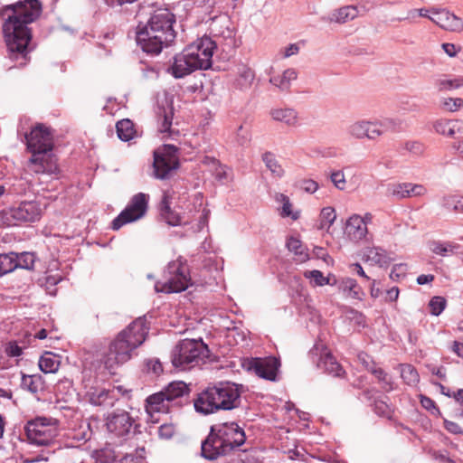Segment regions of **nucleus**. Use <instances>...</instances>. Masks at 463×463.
<instances>
[{
    "instance_id": "nucleus-43",
    "label": "nucleus",
    "mask_w": 463,
    "mask_h": 463,
    "mask_svg": "<svg viewBox=\"0 0 463 463\" xmlns=\"http://www.w3.org/2000/svg\"><path fill=\"white\" fill-rule=\"evenodd\" d=\"M439 91H445L458 89L463 86V77L454 79L441 78L435 82Z\"/></svg>"
},
{
    "instance_id": "nucleus-23",
    "label": "nucleus",
    "mask_w": 463,
    "mask_h": 463,
    "mask_svg": "<svg viewBox=\"0 0 463 463\" xmlns=\"http://www.w3.org/2000/svg\"><path fill=\"white\" fill-rule=\"evenodd\" d=\"M347 134L356 139H375L379 130L375 129L373 121L361 119L351 123L347 127Z\"/></svg>"
},
{
    "instance_id": "nucleus-1",
    "label": "nucleus",
    "mask_w": 463,
    "mask_h": 463,
    "mask_svg": "<svg viewBox=\"0 0 463 463\" xmlns=\"http://www.w3.org/2000/svg\"><path fill=\"white\" fill-rule=\"evenodd\" d=\"M41 13L42 5L38 0L19 1L0 10V17L5 20L3 33L9 58L16 61L17 66H24L27 62V55L33 49L30 46L32 33L28 24L34 22Z\"/></svg>"
},
{
    "instance_id": "nucleus-9",
    "label": "nucleus",
    "mask_w": 463,
    "mask_h": 463,
    "mask_svg": "<svg viewBox=\"0 0 463 463\" xmlns=\"http://www.w3.org/2000/svg\"><path fill=\"white\" fill-rule=\"evenodd\" d=\"M208 347L201 340L184 339L172 352V364L180 370H186L208 356Z\"/></svg>"
},
{
    "instance_id": "nucleus-64",
    "label": "nucleus",
    "mask_w": 463,
    "mask_h": 463,
    "mask_svg": "<svg viewBox=\"0 0 463 463\" xmlns=\"http://www.w3.org/2000/svg\"><path fill=\"white\" fill-rule=\"evenodd\" d=\"M452 149L458 157L463 158V139L456 140L452 144Z\"/></svg>"
},
{
    "instance_id": "nucleus-18",
    "label": "nucleus",
    "mask_w": 463,
    "mask_h": 463,
    "mask_svg": "<svg viewBox=\"0 0 463 463\" xmlns=\"http://www.w3.org/2000/svg\"><path fill=\"white\" fill-rule=\"evenodd\" d=\"M170 194L164 193L161 202V216L171 226L185 225L189 223L193 218V211L175 212L170 208Z\"/></svg>"
},
{
    "instance_id": "nucleus-51",
    "label": "nucleus",
    "mask_w": 463,
    "mask_h": 463,
    "mask_svg": "<svg viewBox=\"0 0 463 463\" xmlns=\"http://www.w3.org/2000/svg\"><path fill=\"white\" fill-rule=\"evenodd\" d=\"M330 181L334 184V186L340 190L344 191L346 188V179L343 170H334L330 174Z\"/></svg>"
},
{
    "instance_id": "nucleus-30",
    "label": "nucleus",
    "mask_w": 463,
    "mask_h": 463,
    "mask_svg": "<svg viewBox=\"0 0 463 463\" xmlns=\"http://www.w3.org/2000/svg\"><path fill=\"white\" fill-rule=\"evenodd\" d=\"M254 77L253 71L242 65L238 69V74L233 81V85L239 90H247L251 86Z\"/></svg>"
},
{
    "instance_id": "nucleus-2",
    "label": "nucleus",
    "mask_w": 463,
    "mask_h": 463,
    "mask_svg": "<svg viewBox=\"0 0 463 463\" xmlns=\"http://www.w3.org/2000/svg\"><path fill=\"white\" fill-rule=\"evenodd\" d=\"M148 329L146 319L139 317L118 333L102 358L106 369L113 373L118 366L129 361L135 350L145 342Z\"/></svg>"
},
{
    "instance_id": "nucleus-61",
    "label": "nucleus",
    "mask_w": 463,
    "mask_h": 463,
    "mask_svg": "<svg viewBox=\"0 0 463 463\" xmlns=\"http://www.w3.org/2000/svg\"><path fill=\"white\" fill-rule=\"evenodd\" d=\"M118 463H145V458L142 455H126L119 459Z\"/></svg>"
},
{
    "instance_id": "nucleus-56",
    "label": "nucleus",
    "mask_w": 463,
    "mask_h": 463,
    "mask_svg": "<svg viewBox=\"0 0 463 463\" xmlns=\"http://www.w3.org/2000/svg\"><path fill=\"white\" fill-rule=\"evenodd\" d=\"M159 118H162L161 127L159 128L160 132L165 133L168 132L170 129V127L172 125V111L171 109L169 112H166L164 110L163 114H159Z\"/></svg>"
},
{
    "instance_id": "nucleus-39",
    "label": "nucleus",
    "mask_w": 463,
    "mask_h": 463,
    "mask_svg": "<svg viewBox=\"0 0 463 463\" xmlns=\"http://www.w3.org/2000/svg\"><path fill=\"white\" fill-rule=\"evenodd\" d=\"M16 259L17 253L15 252L0 254V277L17 269Z\"/></svg>"
},
{
    "instance_id": "nucleus-40",
    "label": "nucleus",
    "mask_w": 463,
    "mask_h": 463,
    "mask_svg": "<svg viewBox=\"0 0 463 463\" xmlns=\"http://www.w3.org/2000/svg\"><path fill=\"white\" fill-rule=\"evenodd\" d=\"M262 161L274 176L280 178L284 175L285 171L274 154L271 152H265L262 155Z\"/></svg>"
},
{
    "instance_id": "nucleus-19",
    "label": "nucleus",
    "mask_w": 463,
    "mask_h": 463,
    "mask_svg": "<svg viewBox=\"0 0 463 463\" xmlns=\"http://www.w3.org/2000/svg\"><path fill=\"white\" fill-rule=\"evenodd\" d=\"M313 353L318 354L319 360L317 362V367L323 369L328 374L333 376L340 377L345 373V371L341 364L336 359L329 353L327 348L323 345L317 344L315 345Z\"/></svg>"
},
{
    "instance_id": "nucleus-62",
    "label": "nucleus",
    "mask_w": 463,
    "mask_h": 463,
    "mask_svg": "<svg viewBox=\"0 0 463 463\" xmlns=\"http://www.w3.org/2000/svg\"><path fill=\"white\" fill-rule=\"evenodd\" d=\"M359 362L369 371L374 365L373 361L365 353H360L357 356Z\"/></svg>"
},
{
    "instance_id": "nucleus-13",
    "label": "nucleus",
    "mask_w": 463,
    "mask_h": 463,
    "mask_svg": "<svg viewBox=\"0 0 463 463\" xmlns=\"http://www.w3.org/2000/svg\"><path fill=\"white\" fill-rule=\"evenodd\" d=\"M279 365V361L273 356L251 358L244 364L249 371H252L258 376L269 381L276 380Z\"/></svg>"
},
{
    "instance_id": "nucleus-26",
    "label": "nucleus",
    "mask_w": 463,
    "mask_h": 463,
    "mask_svg": "<svg viewBox=\"0 0 463 463\" xmlns=\"http://www.w3.org/2000/svg\"><path fill=\"white\" fill-rule=\"evenodd\" d=\"M346 233L348 237L355 241L364 239L368 233V229L365 227L362 216L353 214L346 222Z\"/></svg>"
},
{
    "instance_id": "nucleus-31",
    "label": "nucleus",
    "mask_w": 463,
    "mask_h": 463,
    "mask_svg": "<svg viewBox=\"0 0 463 463\" xmlns=\"http://www.w3.org/2000/svg\"><path fill=\"white\" fill-rule=\"evenodd\" d=\"M459 121H451L447 119H438L433 123L434 130L440 135L447 137H453L456 132L460 131Z\"/></svg>"
},
{
    "instance_id": "nucleus-25",
    "label": "nucleus",
    "mask_w": 463,
    "mask_h": 463,
    "mask_svg": "<svg viewBox=\"0 0 463 463\" xmlns=\"http://www.w3.org/2000/svg\"><path fill=\"white\" fill-rule=\"evenodd\" d=\"M273 70V67H270L267 71V73L270 76L269 80V83L279 89L281 91L288 90L291 83L298 78L297 71L293 68H288L283 71L281 74L275 75L272 74Z\"/></svg>"
},
{
    "instance_id": "nucleus-7",
    "label": "nucleus",
    "mask_w": 463,
    "mask_h": 463,
    "mask_svg": "<svg viewBox=\"0 0 463 463\" xmlns=\"http://www.w3.org/2000/svg\"><path fill=\"white\" fill-rule=\"evenodd\" d=\"M46 205L36 200L22 201L0 213L3 223L15 226L40 221Z\"/></svg>"
},
{
    "instance_id": "nucleus-44",
    "label": "nucleus",
    "mask_w": 463,
    "mask_h": 463,
    "mask_svg": "<svg viewBox=\"0 0 463 463\" xmlns=\"http://www.w3.org/2000/svg\"><path fill=\"white\" fill-rule=\"evenodd\" d=\"M441 203L448 210L463 212V195L452 194L444 196Z\"/></svg>"
},
{
    "instance_id": "nucleus-20",
    "label": "nucleus",
    "mask_w": 463,
    "mask_h": 463,
    "mask_svg": "<svg viewBox=\"0 0 463 463\" xmlns=\"http://www.w3.org/2000/svg\"><path fill=\"white\" fill-rule=\"evenodd\" d=\"M269 114L273 121L288 128H296L301 125L299 113L294 108L275 107L269 110Z\"/></svg>"
},
{
    "instance_id": "nucleus-4",
    "label": "nucleus",
    "mask_w": 463,
    "mask_h": 463,
    "mask_svg": "<svg viewBox=\"0 0 463 463\" xmlns=\"http://www.w3.org/2000/svg\"><path fill=\"white\" fill-rule=\"evenodd\" d=\"M175 15L167 9L155 11L147 24L138 27L137 43L146 53L158 54L175 38Z\"/></svg>"
},
{
    "instance_id": "nucleus-52",
    "label": "nucleus",
    "mask_w": 463,
    "mask_h": 463,
    "mask_svg": "<svg viewBox=\"0 0 463 463\" xmlns=\"http://www.w3.org/2000/svg\"><path fill=\"white\" fill-rule=\"evenodd\" d=\"M21 386L33 393L38 392V378L35 375L23 374Z\"/></svg>"
},
{
    "instance_id": "nucleus-54",
    "label": "nucleus",
    "mask_w": 463,
    "mask_h": 463,
    "mask_svg": "<svg viewBox=\"0 0 463 463\" xmlns=\"http://www.w3.org/2000/svg\"><path fill=\"white\" fill-rule=\"evenodd\" d=\"M340 288L353 297L358 296L356 281L351 278H345L340 282Z\"/></svg>"
},
{
    "instance_id": "nucleus-8",
    "label": "nucleus",
    "mask_w": 463,
    "mask_h": 463,
    "mask_svg": "<svg viewBox=\"0 0 463 463\" xmlns=\"http://www.w3.org/2000/svg\"><path fill=\"white\" fill-rule=\"evenodd\" d=\"M190 284L188 266L180 257L168 263L164 272V280L155 284V290L163 293H177L185 290Z\"/></svg>"
},
{
    "instance_id": "nucleus-29",
    "label": "nucleus",
    "mask_w": 463,
    "mask_h": 463,
    "mask_svg": "<svg viewBox=\"0 0 463 463\" xmlns=\"http://www.w3.org/2000/svg\"><path fill=\"white\" fill-rule=\"evenodd\" d=\"M167 398L172 406L178 404L177 399L188 394L189 388L184 382H173L161 391Z\"/></svg>"
},
{
    "instance_id": "nucleus-27",
    "label": "nucleus",
    "mask_w": 463,
    "mask_h": 463,
    "mask_svg": "<svg viewBox=\"0 0 463 463\" xmlns=\"http://www.w3.org/2000/svg\"><path fill=\"white\" fill-rule=\"evenodd\" d=\"M99 420L97 418H90L82 420L79 427L73 430L72 439L77 441L90 440L94 433V430L99 428Z\"/></svg>"
},
{
    "instance_id": "nucleus-32",
    "label": "nucleus",
    "mask_w": 463,
    "mask_h": 463,
    "mask_svg": "<svg viewBox=\"0 0 463 463\" xmlns=\"http://www.w3.org/2000/svg\"><path fill=\"white\" fill-rule=\"evenodd\" d=\"M277 203L281 204L279 214L281 217H289L293 221H297L300 217V211H293V204L289 200V197L284 194H277L275 195Z\"/></svg>"
},
{
    "instance_id": "nucleus-63",
    "label": "nucleus",
    "mask_w": 463,
    "mask_h": 463,
    "mask_svg": "<svg viewBox=\"0 0 463 463\" xmlns=\"http://www.w3.org/2000/svg\"><path fill=\"white\" fill-rule=\"evenodd\" d=\"M216 175H217V178L219 180L230 181L232 179V171L230 168H228L226 166H222L217 171Z\"/></svg>"
},
{
    "instance_id": "nucleus-47",
    "label": "nucleus",
    "mask_w": 463,
    "mask_h": 463,
    "mask_svg": "<svg viewBox=\"0 0 463 463\" xmlns=\"http://www.w3.org/2000/svg\"><path fill=\"white\" fill-rule=\"evenodd\" d=\"M35 260L36 257L34 253L24 251L20 254H17L15 262L17 264V269H24L30 270L33 269Z\"/></svg>"
},
{
    "instance_id": "nucleus-22",
    "label": "nucleus",
    "mask_w": 463,
    "mask_h": 463,
    "mask_svg": "<svg viewBox=\"0 0 463 463\" xmlns=\"http://www.w3.org/2000/svg\"><path fill=\"white\" fill-rule=\"evenodd\" d=\"M431 14L430 20L444 30L458 32L463 29L462 20L449 10L432 11Z\"/></svg>"
},
{
    "instance_id": "nucleus-57",
    "label": "nucleus",
    "mask_w": 463,
    "mask_h": 463,
    "mask_svg": "<svg viewBox=\"0 0 463 463\" xmlns=\"http://www.w3.org/2000/svg\"><path fill=\"white\" fill-rule=\"evenodd\" d=\"M300 187L308 194H314L318 190L319 185L315 180L304 179L300 183Z\"/></svg>"
},
{
    "instance_id": "nucleus-12",
    "label": "nucleus",
    "mask_w": 463,
    "mask_h": 463,
    "mask_svg": "<svg viewBox=\"0 0 463 463\" xmlns=\"http://www.w3.org/2000/svg\"><path fill=\"white\" fill-rule=\"evenodd\" d=\"M155 176L165 179L168 174L178 167L176 147L173 145H165L154 152Z\"/></svg>"
},
{
    "instance_id": "nucleus-33",
    "label": "nucleus",
    "mask_w": 463,
    "mask_h": 463,
    "mask_svg": "<svg viewBox=\"0 0 463 463\" xmlns=\"http://www.w3.org/2000/svg\"><path fill=\"white\" fill-rule=\"evenodd\" d=\"M112 392L107 389L95 388L88 392L89 402L95 406L112 404Z\"/></svg>"
},
{
    "instance_id": "nucleus-45",
    "label": "nucleus",
    "mask_w": 463,
    "mask_h": 463,
    "mask_svg": "<svg viewBox=\"0 0 463 463\" xmlns=\"http://www.w3.org/2000/svg\"><path fill=\"white\" fill-rule=\"evenodd\" d=\"M407 182L391 183L386 186V194L395 200H404Z\"/></svg>"
},
{
    "instance_id": "nucleus-28",
    "label": "nucleus",
    "mask_w": 463,
    "mask_h": 463,
    "mask_svg": "<svg viewBox=\"0 0 463 463\" xmlns=\"http://www.w3.org/2000/svg\"><path fill=\"white\" fill-rule=\"evenodd\" d=\"M359 15L358 7L355 5H346L334 10L328 16L329 22L345 24L354 20Z\"/></svg>"
},
{
    "instance_id": "nucleus-42",
    "label": "nucleus",
    "mask_w": 463,
    "mask_h": 463,
    "mask_svg": "<svg viewBox=\"0 0 463 463\" xmlns=\"http://www.w3.org/2000/svg\"><path fill=\"white\" fill-rule=\"evenodd\" d=\"M401 376L408 385H415L420 381V376L416 369L411 364L400 365Z\"/></svg>"
},
{
    "instance_id": "nucleus-14",
    "label": "nucleus",
    "mask_w": 463,
    "mask_h": 463,
    "mask_svg": "<svg viewBox=\"0 0 463 463\" xmlns=\"http://www.w3.org/2000/svg\"><path fill=\"white\" fill-rule=\"evenodd\" d=\"M202 456L209 460H214L221 456L228 454L230 449L222 442L220 433L215 427H212L206 439L202 443Z\"/></svg>"
},
{
    "instance_id": "nucleus-35",
    "label": "nucleus",
    "mask_w": 463,
    "mask_h": 463,
    "mask_svg": "<svg viewBox=\"0 0 463 463\" xmlns=\"http://www.w3.org/2000/svg\"><path fill=\"white\" fill-rule=\"evenodd\" d=\"M39 367L44 373H54L60 367L59 356L46 352L39 360Z\"/></svg>"
},
{
    "instance_id": "nucleus-3",
    "label": "nucleus",
    "mask_w": 463,
    "mask_h": 463,
    "mask_svg": "<svg viewBox=\"0 0 463 463\" xmlns=\"http://www.w3.org/2000/svg\"><path fill=\"white\" fill-rule=\"evenodd\" d=\"M26 145L32 156L27 163L30 171L35 174L57 175L59 168L57 158L52 154L53 148V133L43 124H38L25 134Z\"/></svg>"
},
{
    "instance_id": "nucleus-41",
    "label": "nucleus",
    "mask_w": 463,
    "mask_h": 463,
    "mask_svg": "<svg viewBox=\"0 0 463 463\" xmlns=\"http://www.w3.org/2000/svg\"><path fill=\"white\" fill-rule=\"evenodd\" d=\"M335 219L336 213L335 208L331 206L324 207L319 214V228L322 230L328 231L330 227L334 224Z\"/></svg>"
},
{
    "instance_id": "nucleus-34",
    "label": "nucleus",
    "mask_w": 463,
    "mask_h": 463,
    "mask_svg": "<svg viewBox=\"0 0 463 463\" xmlns=\"http://www.w3.org/2000/svg\"><path fill=\"white\" fill-rule=\"evenodd\" d=\"M458 248V244L450 241H434L430 243V251L442 257L455 254Z\"/></svg>"
},
{
    "instance_id": "nucleus-16",
    "label": "nucleus",
    "mask_w": 463,
    "mask_h": 463,
    "mask_svg": "<svg viewBox=\"0 0 463 463\" xmlns=\"http://www.w3.org/2000/svg\"><path fill=\"white\" fill-rule=\"evenodd\" d=\"M209 32L213 37L222 39L228 45L234 43V31L227 14H221L212 18Z\"/></svg>"
},
{
    "instance_id": "nucleus-36",
    "label": "nucleus",
    "mask_w": 463,
    "mask_h": 463,
    "mask_svg": "<svg viewBox=\"0 0 463 463\" xmlns=\"http://www.w3.org/2000/svg\"><path fill=\"white\" fill-rule=\"evenodd\" d=\"M116 128L118 137L122 141H129L136 136L134 124L128 118L119 120L116 125Z\"/></svg>"
},
{
    "instance_id": "nucleus-58",
    "label": "nucleus",
    "mask_w": 463,
    "mask_h": 463,
    "mask_svg": "<svg viewBox=\"0 0 463 463\" xmlns=\"http://www.w3.org/2000/svg\"><path fill=\"white\" fill-rule=\"evenodd\" d=\"M5 351L6 354L11 357L20 356L23 353L22 348L15 342L6 344Z\"/></svg>"
},
{
    "instance_id": "nucleus-53",
    "label": "nucleus",
    "mask_w": 463,
    "mask_h": 463,
    "mask_svg": "<svg viewBox=\"0 0 463 463\" xmlns=\"http://www.w3.org/2000/svg\"><path fill=\"white\" fill-rule=\"evenodd\" d=\"M430 313L433 316H439L446 307V299L442 297H433L430 301Z\"/></svg>"
},
{
    "instance_id": "nucleus-38",
    "label": "nucleus",
    "mask_w": 463,
    "mask_h": 463,
    "mask_svg": "<svg viewBox=\"0 0 463 463\" xmlns=\"http://www.w3.org/2000/svg\"><path fill=\"white\" fill-rule=\"evenodd\" d=\"M374 128L379 130L378 137L387 132H395L401 128L402 122L397 118H385L374 120Z\"/></svg>"
},
{
    "instance_id": "nucleus-55",
    "label": "nucleus",
    "mask_w": 463,
    "mask_h": 463,
    "mask_svg": "<svg viewBox=\"0 0 463 463\" xmlns=\"http://www.w3.org/2000/svg\"><path fill=\"white\" fill-rule=\"evenodd\" d=\"M407 264L405 263L395 264L392 269L390 278L393 280L403 278L407 272Z\"/></svg>"
},
{
    "instance_id": "nucleus-21",
    "label": "nucleus",
    "mask_w": 463,
    "mask_h": 463,
    "mask_svg": "<svg viewBox=\"0 0 463 463\" xmlns=\"http://www.w3.org/2000/svg\"><path fill=\"white\" fill-rule=\"evenodd\" d=\"M394 260L392 253L381 247L371 246L364 248L363 250V260L370 265L387 268Z\"/></svg>"
},
{
    "instance_id": "nucleus-11",
    "label": "nucleus",
    "mask_w": 463,
    "mask_h": 463,
    "mask_svg": "<svg viewBox=\"0 0 463 463\" xmlns=\"http://www.w3.org/2000/svg\"><path fill=\"white\" fill-rule=\"evenodd\" d=\"M148 200V194L144 193L135 194L126 208L112 221L111 228L117 231L128 223L143 218L147 211Z\"/></svg>"
},
{
    "instance_id": "nucleus-46",
    "label": "nucleus",
    "mask_w": 463,
    "mask_h": 463,
    "mask_svg": "<svg viewBox=\"0 0 463 463\" xmlns=\"http://www.w3.org/2000/svg\"><path fill=\"white\" fill-rule=\"evenodd\" d=\"M305 278L310 279V282L314 286L322 287L325 285H330L331 279L329 277H325L323 273L320 270L314 269V270H306L304 272Z\"/></svg>"
},
{
    "instance_id": "nucleus-37",
    "label": "nucleus",
    "mask_w": 463,
    "mask_h": 463,
    "mask_svg": "<svg viewBox=\"0 0 463 463\" xmlns=\"http://www.w3.org/2000/svg\"><path fill=\"white\" fill-rule=\"evenodd\" d=\"M287 247L289 251L293 252L296 260L299 262H305L308 260V253L301 241L296 237L288 238Z\"/></svg>"
},
{
    "instance_id": "nucleus-59",
    "label": "nucleus",
    "mask_w": 463,
    "mask_h": 463,
    "mask_svg": "<svg viewBox=\"0 0 463 463\" xmlns=\"http://www.w3.org/2000/svg\"><path fill=\"white\" fill-rule=\"evenodd\" d=\"M175 426L173 424H163L158 429V435L163 439H170L175 433Z\"/></svg>"
},
{
    "instance_id": "nucleus-6",
    "label": "nucleus",
    "mask_w": 463,
    "mask_h": 463,
    "mask_svg": "<svg viewBox=\"0 0 463 463\" xmlns=\"http://www.w3.org/2000/svg\"><path fill=\"white\" fill-rule=\"evenodd\" d=\"M241 387L233 383H220L198 393L194 401L197 412L209 415L219 411H231L241 405Z\"/></svg>"
},
{
    "instance_id": "nucleus-50",
    "label": "nucleus",
    "mask_w": 463,
    "mask_h": 463,
    "mask_svg": "<svg viewBox=\"0 0 463 463\" xmlns=\"http://www.w3.org/2000/svg\"><path fill=\"white\" fill-rule=\"evenodd\" d=\"M381 383H383V387L386 391H391L392 389V384L391 379L388 377L387 373L379 367H376L374 364L369 370Z\"/></svg>"
},
{
    "instance_id": "nucleus-15",
    "label": "nucleus",
    "mask_w": 463,
    "mask_h": 463,
    "mask_svg": "<svg viewBox=\"0 0 463 463\" xmlns=\"http://www.w3.org/2000/svg\"><path fill=\"white\" fill-rule=\"evenodd\" d=\"M222 442L232 451L234 448L244 444L246 436L244 430L235 422H226L215 426Z\"/></svg>"
},
{
    "instance_id": "nucleus-49",
    "label": "nucleus",
    "mask_w": 463,
    "mask_h": 463,
    "mask_svg": "<svg viewBox=\"0 0 463 463\" xmlns=\"http://www.w3.org/2000/svg\"><path fill=\"white\" fill-rule=\"evenodd\" d=\"M440 108L448 112H455L463 108V99L445 98L440 101Z\"/></svg>"
},
{
    "instance_id": "nucleus-5",
    "label": "nucleus",
    "mask_w": 463,
    "mask_h": 463,
    "mask_svg": "<svg viewBox=\"0 0 463 463\" xmlns=\"http://www.w3.org/2000/svg\"><path fill=\"white\" fill-rule=\"evenodd\" d=\"M216 45L217 43L208 36L189 44L181 53L175 56L170 68L172 75L178 79L196 70L209 69Z\"/></svg>"
},
{
    "instance_id": "nucleus-24",
    "label": "nucleus",
    "mask_w": 463,
    "mask_h": 463,
    "mask_svg": "<svg viewBox=\"0 0 463 463\" xmlns=\"http://www.w3.org/2000/svg\"><path fill=\"white\" fill-rule=\"evenodd\" d=\"M171 407L169 398L162 392L154 393L146 400V411L151 418L154 417L155 413H167Z\"/></svg>"
},
{
    "instance_id": "nucleus-60",
    "label": "nucleus",
    "mask_w": 463,
    "mask_h": 463,
    "mask_svg": "<svg viewBox=\"0 0 463 463\" xmlns=\"http://www.w3.org/2000/svg\"><path fill=\"white\" fill-rule=\"evenodd\" d=\"M299 52V46L297 43H291L279 51V54L282 58H289L293 55L298 54Z\"/></svg>"
},
{
    "instance_id": "nucleus-48",
    "label": "nucleus",
    "mask_w": 463,
    "mask_h": 463,
    "mask_svg": "<svg viewBox=\"0 0 463 463\" xmlns=\"http://www.w3.org/2000/svg\"><path fill=\"white\" fill-rule=\"evenodd\" d=\"M427 194V189L420 184L407 182L405 199L422 197Z\"/></svg>"
},
{
    "instance_id": "nucleus-17",
    "label": "nucleus",
    "mask_w": 463,
    "mask_h": 463,
    "mask_svg": "<svg viewBox=\"0 0 463 463\" xmlns=\"http://www.w3.org/2000/svg\"><path fill=\"white\" fill-rule=\"evenodd\" d=\"M133 420L129 414L123 411H114L106 419L107 430L116 437H123L129 433Z\"/></svg>"
},
{
    "instance_id": "nucleus-10",
    "label": "nucleus",
    "mask_w": 463,
    "mask_h": 463,
    "mask_svg": "<svg viewBox=\"0 0 463 463\" xmlns=\"http://www.w3.org/2000/svg\"><path fill=\"white\" fill-rule=\"evenodd\" d=\"M30 441L36 445H48L58 434L57 421L52 418L38 417L26 425Z\"/></svg>"
}]
</instances>
